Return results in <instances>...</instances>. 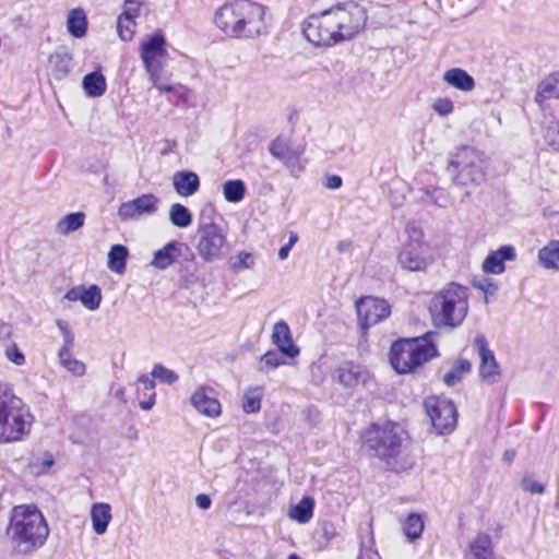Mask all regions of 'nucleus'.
<instances>
[{
	"label": "nucleus",
	"mask_w": 559,
	"mask_h": 559,
	"mask_svg": "<svg viewBox=\"0 0 559 559\" xmlns=\"http://www.w3.org/2000/svg\"><path fill=\"white\" fill-rule=\"evenodd\" d=\"M5 534L12 551L27 556L45 545L49 526L37 507L22 504L12 509Z\"/></svg>",
	"instance_id": "obj_1"
},
{
	"label": "nucleus",
	"mask_w": 559,
	"mask_h": 559,
	"mask_svg": "<svg viewBox=\"0 0 559 559\" xmlns=\"http://www.w3.org/2000/svg\"><path fill=\"white\" fill-rule=\"evenodd\" d=\"M34 415L9 383L0 382V444L24 441L31 433Z\"/></svg>",
	"instance_id": "obj_2"
},
{
	"label": "nucleus",
	"mask_w": 559,
	"mask_h": 559,
	"mask_svg": "<svg viewBox=\"0 0 559 559\" xmlns=\"http://www.w3.org/2000/svg\"><path fill=\"white\" fill-rule=\"evenodd\" d=\"M364 443L372 455L384 462L394 472L409 468L413 462L400 457L402 454L403 430L394 423L383 426L373 424L364 433Z\"/></svg>",
	"instance_id": "obj_3"
},
{
	"label": "nucleus",
	"mask_w": 559,
	"mask_h": 559,
	"mask_svg": "<svg viewBox=\"0 0 559 559\" xmlns=\"http://www.w3.org/2000/svg\"><path fill=\"white\" fill-rule=\"evenodd\" d=\"M469 289L457 283H448L430 300L429 311L438 328L460 326L468 312Z\"/></svg>",
	"instance_id": "obj_4"
},
{
	"label": "nucleus",
	"mask_w": 559,
	"mask_h": 559,
	"mask_svg": "<svg viewBox=\"0 0 559 559\" xmlns=\"http://www.w3.org/2000/svg\"><path fill=\"white\" fill-rule=\"evenodd\" d=\"M428 332L420 337L402 338L394 342L390 350V362L397 373H408L439 355L432 337Z\"/></svg>",
	"instance_id": "obj_5"
},
{
	"label": "nucleus",
	"mask_w": 559,
	"mask_h": 559,
	"mask_svg": "<svg viewBox=\"0 0 559 559\" xmlns=\"http://www.w3.org/2000/svg\"><path fill=\"white\" fill-rule=\"evenodd\" d=\"M329 32H333L332 44L337 45L353 39L366 26V9L355 2L337 3L321 12Z\"/></svg>",
	"instance_id": "obj_6"
},
{
	"label": "nucleus",
	"mask_w": 559,
	"mask_h": 559,
	"mask_svg": "<svg viewBox=\"0 0 559 559\" xmlns=\"http://www.w3.org/2000/svg\"><path fill=\"white\" fill-rule=\"evenodd\" d=\"M487 158L484 152L473 146H461L451 153L448 171L457 187H478L486 179Z\"/></svg>",
	"instance_id": "obj_7"
},
{
	"label": "nucleus",
	"mask_w": 559,
	"mask_h": 559,
	"mask_svg": "<svg viewBox=\"0 0 559 559\" xmlns=\"http://www.w3.org/2000/svg\"><path fill=\"white\" fill-rule=\"evenodd\" d=\"M140 52L153 87L158 90L160 94L174 92L175 86L164 80V67L168 58L164 34L158 31L150 35L141 43Z\"/></svg>",
	"instance_id": "obj_8"
},
{
	"label": "nucleus",
	"mask_w": 559,
	"mask_h": 559,
	"mask_svg": "<svg viewBox=\"0 0 559 559\" xmlns=\"http://www.w3.org/2000/svg\"><path fill=\"white\" fill-rule=\"evenodd\" d=\"M407 233L408 240L399 254V262L403 269L412 272L426 271L435 260L433 250L423 240L421 229L409 227Z\"/></svg>",
	"instance_id": "obj_9"
},
{
	"label": "nucleus",
	"mask_w": 559,
	"mask_h": 559,
	"mask_svg": "<svg viewBox=\"0 0 559 559\" xmlns=\"http://www.w3.org/2000/svg\"><path fill=\"white\" fill-rule=\"evenodd\" d=\"M198 236L197 250L204 261L213 262L223 258L226 233L222 226L215 223H201L198 228Z\"/></svg>",
	"instance_id": "obj_10"
},
{
	"label": "nucleus",
	"mask_w": 559,
	"mask_h": 559,
	"mask_svg": "<svg viewBox=\"0 0 559 559\" xmlns=\"http://www.w3.org/2000/svg\"><path fill=\"white\" fill-rule=\"evenodd\" d=\"M425 408L438 435H448L454 430L457 413L450 400L430 396L425 401Z\"/></svg>",
	"instance_id": "obj_11"
},
{
	"label": "nucleus",
	"mask_w": 559,
	"mask_h": 559,
	"mask_svg": "<svg viewBox=\"0 0 559 559\" xmlns=\"http://www.w3.org/2000/svg\"><path fill=\"white\" fill-rule=\"evenodd\" d=\"M264 5L243 0L236 39H253L266 32Z\"/></svg>",
	"instance_id": "obj_12"
},
{
	"label": "nucleus",
	"mask_w": 559,
	"mask_h": 559,
	"mask_svg": "<svg viewBox=\"0 0 559 559\" xmlns=\"http://www.w3.org/2000/svg\"><path fill=\"white\" fill-rule=\"evenodd\" d=\"M357 316L361 330L365 332L390 314V306L383 299L374 297L360 298L356 304Z\"/></svg>",
	"instance_id": "obj_13"
},
{
	"label": "nucleus",
	"mask_w": 559,
	"mask_h": 559,
	"mask_svg": "<svg viewBox=\"0 0 559 559\" xmlns=\"http://www.w3.org/2000/svg\"><path fill=\"white\" fill-rule=\"evenodd\" d=\"M474 345L479 356V377L489 384L497 383L500 379L501 370L496 360L493 352L488 347V342L483 334L475 336Z\"/></svg>",
	"instance_id": "obj_14"
},
{
	"label": "nucleus",
	"mask_w": 559,
	"mask_h": 559,
	"mask_svg": "<svg viewBox=\"0 0 559 559\" xmlns=\"http://www.w3.org/2000/svg\"><path fill=\"white\" fill-rule=\"evenodd\" d=\"M56 324L63 337V345L58 352L59 362L72 374L82 377L86 371L85 364L73 358L71 355V349L74 345V333L69 328L68 322L63 320H57Z\"/></svg>",
	"instance_id": "obj_15"
},
{
	"label": "nucleus",
	"mask_w": 559,
	"mask_h": 559,
	"mask_svg": "<svg viewBox=\"0 0 559 559\" xmlns=\"http://www.w3.org/2000/svg\"><path fill=\"white\" fill-rule=\"evenodd\" d=\"M159 199L152 194H142L136 199L123 202L118 209V217L122 222L132 221L143 215H152L157 211Z\"/></svg>",
	"instance_id": "obj_16"
},
{
	"label": "nucleus",
	"mask_w": 559,
	"mask_h": 559,
	"mask_svg": "<svg viewBox=\"0 0 559 559\" xmlns=\"http://www.w3.org/2000/svg\"><path fill=\"white\" fill-rule=\"evenodd\" d=\"M243 0L223 4L214 14V24L229 38H236L240 22Z\"/></svg>",
	"instance_id": "obj_17"
},
{
	"label": "nucleus",
	"mask_w": 559,
	"mask_h": 559,
	"mask_svg": "<svg viewBox=\"0 0 559 559\" xmlns=\"http://www.w3.org/2000/svg\"><path fill=\"white\" fill-rule=\"evenodd\" d=\"M302 33L308 41L314 46H333V32H329L324 24L322 13L311 14L302 23Z\"/></svg>",
	"instance_id": "obj_18"
},
{
	"label": "nucleus",
	"mask_w": 559,
	"mask_h": 559,
	"mask_svg": "<svg viewBox=\"0 0 559 559\" xmlns=\"http://www.w3.org/2000/svg\"><path fill=\"white\" fill-rule=\"evenodd\" d=\"M368 378V371L362 366L353 361L341 364L332 373L333 381L348 389L365 384Z\"/></svg>",
	"instance_id": "obj_19"
},
{
	"label": "nucleus",
	"mask_w": 559,
	"mask_h": 559,
	"mask_svg": "<svg viewBox=\"0 0 559 559\" xmlns=\"http://www.w3.org/2000/svg\"><path fill=\"white\" fill-rule=\"evenodd\" d=\"M516 259L515 248L511 245H503L491 251L483 262V271L486 274H502L506 271L504 263Z\"/></svg>",
	"instance_id": "obj_20"
},
{
	"label": "nucleus",
	"mask_w": 559,
	"mask_h": 559,
	"mask_svg": "<svg viewBox=\"0 0 559 559\" xmlns=\"http://www.w3.org/2000/svg\"><path fill=\"white\" fill-rule=\"evenodd\" d=\"M272 343L281 349L287 358H295L299 355V348L293 342L290 329L285 321H278L273 325Z\"/></svg>",
	"instance_id": "obj_21"
},
{
	"label": "nucleus",
	"mask_w": 559,
	"mask_h": 559,
	"mask_svg": "<svg viewBox=\"0 0 559 559\" xmlns=\"http://www.w3.org/2000/svg\"><path fill=\"white\" fill-rule=\"evenodd\" d=\"M64 298L69 301H78L80 300L83 306L94 311L99 308L102 302V292L97 285H91L90 287L78 286L69 289Z\"/></svg>",
	"instance_id": "obj_22"
},
{
	"label": "nucleus",
	"mask_w": 559,
	"mask_h": 559,
	"mask_svg": "<svg viewBox=\"0 0 559 559\" xmlns=\"http://www.w3.org/2000/svg\"><path fill=\"white\" fill-rule=\"evenodd\" d=\"M191 404L203 415L215 417L221 414V404L212 390L198 389L191 396Z\"/></svg>",
	"instance_id": "obj_23"
},
{
	"label": "nucleus",
	"mask_w": 559,
	"mask_h": 559,
	"mask_svg": "<svg viewBox=\"0 0 559 559\" xmlns=\"http://www.w3.org/2000/svg\"><path fill=\"white\" fill-rule=\"evenodd\" d=\"M173 186L175 191L181 197H191L200 188L199 176L194 171H177L173 176Z\"/></svg>",
	"instance_id": "obj_24"
},
{
	"label": "nucleus",
	"mask_w": 559,
	"mask_h": 559,
	"mask_svg": "<svg viewBox=\"0 0 559 559\" xmlns=\"http://www.w3.org/2000/svg\"><path fill=\"white\" fill-rule=\"evenodd\" d=\"M549 99H559V71L546 76L537 86L535 102L543 107Z\"/></svg>",
	"instance_id": "obj_25"
},
{
	"label": "nucleus",
	"mask_w": 559,
	"mask_h": 559,
	"mask_svg": "<svg viewBox=\"0 0 559 559\" xmlns=\"http://www.w3.org/2000/svg\"><path fill=\"white\" fill-rule=\"evenodd\" d=\"M111 519V508L108 503L97 502L92 506V527L97 535H103L106 533Z\"/></svg>",
	"instance_id": "obj_26"
},
{
	"label": "nucleus",
	"mask_w": 559,
	"mask_h": 559,
	"mask_svg": "<svg viewBox=\"0 0 559 559\" xmlns=\"http://www.w3.org/2000/svg\"><path fill=\"white\" fill-rule=\"evenodd\" d=\"M51 75L55 80H63L71 71L72 57L66 50L56 51L49 57Z\"/></svg>",
	"instance_id": "obj_27"
},
{
	"label": "nucleus",
	"mask_w": 559,
	"mask_h": 559,
	"mask_svg": "<svg viewBox=\"0 0 559 559\" xmlns=\"http://www.w3.org/2000/svg\"><path fill=\"white\" fill-rule=\"evenodd\" d=\"M443 80L449 85L463 92H471L475 87V80L465 70L452 68L444 72Z\"/></svg>",
	"instance_id": "obj_28"
},
{
	"label": "nucleus",
	"mask_w": 559,
	"mask_h": 559,
	"mask_svg": "<svg viewBox=\"0 0 559 559\" xmlns=\"http://www.w3.org/2000/svg\"><path fill=\"white\" fill-rule=\"evenodd\" d=\"M537 258L544 269L559 271V240H550L540 248Z\"/></svg>",
	"instance_id": "obj_29"
},
{
	"label": "nucleus",
	"mask_w": 559,
	"mask_h": 559,
	"mask_svg": "<svg viewBox=\"0 0 559 559\" xmlns=\"http://www.w3.org/2000/svg\"><path fill=\"white\" fill-rule=\"evenodd\" d=\"M180 255V249L176 242H168L154 253L152 264L160 270L170 266Z\"/></svg>",
	"instance_id": "obj_30"
},
{
	"label": "nucleus",
	"mask_w": 559,
	"mask_h": 559,
	"mask_svg": "<svg viewBox=\"0 0 559 559\" xmlns=\"http://www.w3.org/2000/svg\"><path fill=\"white\" fill-rule=\"evenodd\" d=\"M474 559H493L491 537L486 533L478 534L469 544Z\"/></svg>",
	"instance_id": "obj_31"
},
{
	"label": "nucleus",
	"mask_w": 559,
	"mask_h": 559,
	"mask_svg": "<svg viewBox=\"0 0 559 559\" xmlns=\"http://www.w3.org/2000/svg\"><path fill=\"white\" fill-rule=\"evenodd\" d=\"M67 29L75 38H82L87 31V19L82 9H73L67 19Z\"/></svg>",
	"instance_id": "obj_32"
},
{
	"label": "nucleus",
	"mask_w": 559,
	"mask_h": 559,
	"mask_svg": "<svg viewBox=\"0 0 559 559\" xmlns=\"http://www.w3.org/2000/svg\"><path fill=\"white\" fill-rule=\"evenodd\" d=\"M82 84L85 93L91 97H99L106 92L105 76L98 71L86 74Z\"/></svg>",
	"instance_id": "obj_33"
},
{
	"label": "nucleus",
	"mask_w": 559,
	"mask_h": 559,
	"mask_svg": "<svg viewBox=\"0 0 559 559\" xmlns=\"http://www.w3.org/2000/svg\"><path fill=\"white\" fill-rule=\"evenodd\" d=\"M314 501L311 497H304L289 511V518L300 524L308 523L313 515Z\"/></svg>",
	"instance_id": "obj_34"
},
{
	"label": "nucleus",
	"mask_w": 559,
	"mask_h": 559,
	"mask_svg": "<svg viewBox=\"0 0 559 559\" xmlns=\"http://www.w3.org/2000/svg\"><path fill=\"white\" fill-rule=\"evenodd\" d=\"M128 249L123 245H114L108 252V267L118 274L126 271Z\"/></svg>",
	"instance_id": "obj_35"
},
{
	"label": "nucleus",
	"mask_w": 559,
	"mask_h": 559,
	"mask_svg": "<svg viewBox=\"0 0 559 559\" xmlns=\"http://www.w3.org/2000/svg\"><path fill=\"white\" fill-rule=\"evenodd\" d=\"M84 221L85 214L83 212L68 214L58 222L56 230L60 235L67 236L80 229L84 225Z\"/></svg>",
	"instance_id": "obj_36"
},
{
	"label": "nucleus",
	"mask_w": 559,
	"mask_h": 559,
	"mask_svg": "<svg viewBox=\"0 0 559 559\" xmlns=\"http://www.w3.org/2000/svg\"><path fill=\"white\" fill-rule=\"evenodd\" d=\"M246 185L240 179L227 180L223 185V194L227 202L239 203L246 195Z\"/></svg>",
	"instance_id": "obj_37"
},
{
	"label": "nucleus",
	"mask_w": 559,
	"mask_h": 559,
	"mask_svg": "<svg viewBox=\"0 0 559 559\" xmlns=\"http://www.w3.org/2000/svg\"><path fill=\"white\" fill-rule=\"evenodd\" d=\"M472 364L467 359H459L454 362L453 368L443 376V382L448 386H453L461 382L464 374L469 373Z\"/></svg>",
	"instance_id": "obj_38"
},
{
	"label": "nucleus",
	"mask_w": 559,
	"mask_h": 559,
	"mask_svg": "<svg viewBox=\"0 0 559 559\" xmlns=\"http://www.w3.org/2000/svg\"><path fill=\"white\" fill-rule=\"evenodd\" d=\"M138 383V394L143 391V395L146 396V392H148V399L146 401H141L139 405L143 411H148L155 405V382L148 376L143 374L139 377Z\"/></svg>",
	"instance_id": "obj_39"
},
{
	"label": "nucleus",
	"mask_w": 559,
	"mask_h": 559,
	"mask_svg": "<svg viewBox=\"0 0 559 559\" xmlns=\"http://www.w3.org/2000/svg\"><path fill=\"white\" fill-rule=\"evenodd\" d=\"M169 219L174 226L187 228L192 223V215L185 205L175 203L169 209Z\"/></svg>",
	"instance_id": "obj_40"
},
{
	"label": "nucleus",
	"mask_w": 559,
	"mask_h": 559,
	"mask_svg": "<svg viewBox=\"0 0 559 559\" xmlns=\"http://www.w3.org/2000/svg\"><path fill=\"white\" fill-rule=\"evenodd\" d=\"M424 527V520L421 515L417 513L408 514L403 523V532L411 540L419 538Z\"/></svg>",
	"instance_id": "obj_41"
},
{
	"label": "nucleus",
	"mask_w": 559,
	"mask_h": 559,
	"mask_svg": "<svg viewBox=\"0 0 559 559\" xmlns=\"http://www.w3.org/2000/svg\"><path fill=\"white\" fill-rule=\"evenodd\" d=\"M285 354L281 349H273L266 352L260 359L259 369L263 372H267L270 369L278 368L286 364L284 359Z\"/></svg>",
	"instance_id": "obj_42"
},
{
	"label": "nucleus",
	"mask_w": 559,
	"mask_h": 559,
	"mask_svg": "<svg viewBox=\"0 0 559 559\" xmlns=\"http://www.w3.org/2000/svg\"><path fill=\"white\" fill-rule=\"evenodd\" d=\"M302 153L304 151L301 148L293 147L292 151L281 160L295 177H297L305 169L304 163L301 160Z\"/></svg>",
	"instance_id": "obj_43"
},
{
	"label": "nucleus",
	"mask_w": 559,
	"mask_h": 559,
	"mask_svg": "<svg viewBox=\"0 0 559 559\" xmlns=\"http://www.w3.org/2000/svg\"><path fill=\"white\" fill-rule=\"evenodd\" d=\"M151 376H152V378L157 379L162 383H166V384H173V383L177 382L179 379V376L175 371L166 368L162 364H155L153 366Z\"/></svg>",
	"instance_id": "obj_44"
},
{
	"label": "nucleus",
	"mask_w": 559,
	"mask_h": 559,
	"mask_svg": "<svg viewBox=\"0 0 559 559\" xmlns=\"http://www.w3.org/2000/svg\"><path fill=\"white\" fill-rule=\"evenodd\" d=\"M135 19L118 16L117 31L122 40H130L134 35Z\"/></svg>",
	"instance_id": "obj_45"
},
{
	"label": "nucleus",
	"mask_w": 559,
	"mask_h": 559,
	"mask_svg": "<svg viewBox=\"0 0 559 559\" xmlns=\"http://www.w3.org/2000/svg\"><path fill=\"white\" fill-rule=\"evenodd\" d=\"M288 141L282 136L276 138L270 146V153L277 159L282 160L285 155L292 151Z\"/></svg>",
	"instance_id": "obj_46"
},
{
	"label": "nucleus",
	"mask_w": 559,
	"mask_h": 559,
	"mask_svg": "<svg viewBox=\"0 0 559 559\" xmlns=\"http://www.w3.org/2000/svg\"><path fill=\"white\" fill-rule=\"evenodd\" d=\"M257 389L249 391L243 396L242 408L246 413H257L261 408V395L255 394Z\"/></svg>",
	"instance_id": "obj_47"
},
{
	"label": "nucleus",
	"mask_w": 559,
	"mask_h": 559,
	"mask_svg": "<svg viewBox=\"0 0 559 559\" xmlns=\"http://www.w3.org/2000/svg\"><path fill=\"white\" fill-rule=\"evenodd\" d=\"M521 487L524 491L531 493L542 495L545 492V486L543 484L537 483L531 475H526L522 478Z\"/></svg>",
	"instance_id": "obj_48"
},
{
	"label": "nucleus",
	"mask_w": 559,
	"mask_h": 559,
	"mask_svg": "<svg viewBox=\"0 0 559 559\" xmlns=\"http://www.w3.org/2000/svg\"><path fill=\"white\" fill-rule=\"evenodd\" d=\"M426 194L431 203L440 207H445L448 205V197L442 189L432 188L431 190H426Z\"/></svg>",
	"instance_id": "obj_49"
},
{
	"label": "nucleus",
	"mask_w": 559,
	"mask_h": 559,
	"mask_svg": "<svg viewBox=\"0 0 559 559\" xmlns=\"http://www.w3.org/2000/svg\"><path fill=\"white\" fill-rule=\"evenodd\" d=\"M141 7V0H126L123 4V11L119 16L136 19L140 14Z\"/></svg>",
	"instance_id": "obj_50"
},
{
	"label": "nucleus",
	"mask_w": 559,
	"mask_h": 559,
	"mask_svg": "<svg viewBox=\"0 0 559 559\" xmlns=\"http://www.w3.org/2000/svg\"><path fill=\"white\" fill-rule=\"evenodd\" d=\"M545 139L551 147L559 151V123L554 122L547 127Z\"/></svg>",
	"instance_id": "obj_51"
},
{
	"label": "nucleus",
	"mask_w": 559,
	"mask_h": 559,
	"mask_svg": "<svg viewBox=\"0 0 559 559\" xmlns=\"http://www.w3.org/2000/svg\"><path fill=\"white\" fill-rule=\"evenodd\" d=\"M254 264V259L249 252H240L237 257V262L233 264L234 270L251 269Z\"/></svg>",
	"instance_id": "obj_52"
},
{
	"label": "nucleus",
	"mask_w": 559,
	"mask_h": 559,
	"mask_svg": "<svg viewBox=\"0 0 559 559\" xmlns=\"http://www.w3.org/2000/svg\"><path fill=\"white\" fill-rule=\"evenodd\" d=\"M7 358L17 366H22L25 362V356L17 348L16 345H11L5 350Z\"/></svg>",
	"instance_id": "obj_53"
},
{
	"label": "nucleus",
	"mask_w": 559,
	"mask_h": 559,
	"mask_svg": "<svg viewBox=\"0 0 559 559\" xmlns=\"http://www.w3.org/2000/svg\"><path fill=\"white\" fill-rule=\"evenodd\" d=\"M433 109L441 116L451 114L454 109L453 103L448 98H439L433 103Z\"/></svg>",
	"instance_id": "obj_54"
},
{
	"label": "nucleus",
	"mask_w": 559,
	"mask_h": 559,
	"mask_svg": "<svg viewBox=\"0 0 559 559\" xmlns=\"http://www.w3.org/2000/svg\"><path fill=\"white\" fill-rule=\"evenodd\" d=\"M53 465V457L51 454L46 453L43 459L33 464L34 468H37L36 474L46 473Z\"/></svg>",
	"instance_id": "obj_55"
},
{
	"label": "nucleus",
	"mask_w": 559,
	"mask_h": 559,
	"mask_svg": "<svg viewBox=\"0 0 559 559\" xmlns=\"http://www.w3.org/2000/svg\"><path fill=\"white\" fill-rule=\"evenodd\" d=\"M474 287L483 290L485 294H495L498 289L497 285L493 284L490 280L484 278L480 281H474Z\"/></svg>",
	"instance_id": "obj_56"
},
{
	"label": "nucleus",
	"mask_w": 559,
	"mask_h": 559,
	"mask_svg": "<svg viewBox=\"0 0 559 559\" xmlns=\"http://www.w3.org/2000/svg\"><path fill=\"white\" fill-rule=\"evenodd\" d=\"M322 536L326 540H332L337 536V531L335 525L332 522H323L322 523Z\"/></svg>",
	"instance_id": "obj_57"
},
{
	"label": "nucleus",
	"mask_w": 559,
	"mask_h": 559,
	"mask_svg": "<svg viewBox=\"0 0 559 559\" xmlns=\"http://www.w3.org/2000/svg\"><path fill=\"white\" fill-rule=\"evenodd\" d=\"M195 503L200 509L207 510V509H210L212 501L207 495L200 493L195 498Z\"/></svg>",
	"instance_id": "obj_58"
},
{
	"label": "nucleus",
	"mask_w": 559,
	"mask_h": 559,
	"mask_svg": "<svg viewBox=\"0 0 559 559\" xmlns=\"http://www.w3.org/2000/svg\"><path fill=\"white\" fill-rule=\"evenodd\" d=\"M342 178L337 175H332L326 178L325 187L329 189H338L342 186Z\"/></svg>",
	"instance_id": "obj_59"
},
{
	"label": "nucleus",
	"mask_w": 559,
	"mask_h": 559,
	"mask_svg": "<svg viewBox=\"0 0 559 559\" xmlns=\"http://www.w3.org/2000/svg\"><path fill=\"white\" fill-rule=\"evenodd\" d=\"M352 248H353V243L350 240H342L337 243V247H336V249L340 253L350 252Z\"/></svg>",
	"instance_id": "obj_60"
},
{
	"label": "nucleus",
	"mask_w": 559,
	"mask_h": 559,
	"mask_svg": "<svg viewBox=\"0 0 559 559\" xmlns=\"http://www.w3.org/2000/svg\"><path fill=\"white\" fill-rule=\"evenodd\" d=\"M290 250H292V247H289L287 243L285 246H283L282 248H280V250H278L280 260H285L288 257Z\"/></svg>",
	"instance_id": "obj_61"
},
{
	"label": "nucleus",
	"mask_w": 559,
	"mask_h": 559,
	"mask_svg": "<svg viewBox=\"0 0 559 559\" xmlns=\"http://www.w3.org/2000/svg\"><path fill=\"white\" fill-rule=\"evenodd\" d=\"M297 240H298V235L296 233H290L289 241L287 245L293 248V246L297 242Z\"/></svg>",
	"instance_id": "obj_62"
},
{
	"label": "nucleus",
	"mask_w": 559,
	"mask_h": 559,
	"mask_svg": "<svg viewBox=\"0 0 559 559\" xmlns=\"http://www.w3.org/2000/svg\"><path fill=\"white\" fill-rule=\"evenodd\" d=\"M514 456H515V453L513 451L504 452V460L509 463H511L513 461Z\"/></svg>",
	"instance_id": "obj_63"
},
{
	"label": "nucleus",
	"mask_w": 559,
	"mask_h": 559,
	"mask_svg": "<svg viewBox=\"0 0 559 559\" xmlns=\"http://www.w3.org/2000/svg\"><path fill=\"white\" fill-rule=\"evenodd\" d=\"M287 559H301L297 554H290Z\"/></svg>",
	"instance_id": "obj_64"
}]
</instances>
